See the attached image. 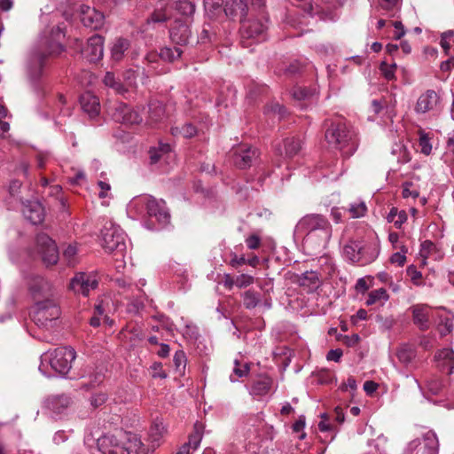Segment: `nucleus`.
I'll list each match as a JSON object with an SVG mask.
<instances>
[{"mask_svg":"<svg viewBox=\"0 0 454 454\" xmlns=\"http://www.w3.org/2000/svg\"><path fill=\"white\" fill-rule=\"evenodd\" d=\"M296 231L304 235L306 244L325 247L331 239L333 228L325 215L308 214L298 222Z\"/></svg>","mask_w":454,"mask_h":454,"instance_id":"nucleus-1","label":"nucleus"},{"mask_svg":"<svg viewBox=\"0 0 454 454\" xmlns=\"http://www.w3.org/2000/svg\"><path fill=\"white\" fill-rule=\"evenodd\" d=\"M326 127L325 137L330 146L340 151L345 156L352 155L357 149L356 135L348 129L340 120L325 121Z\"/></svg>","mask_w":454,"mask_h":454,"instance_id":"nucleus-2","label":"nucleus"},{"mask_svg":"<svg viewBox=\"0 0 454 454\" xmlns=\"http://www.w3.org/2000/svg\"><path fill=\"white\" fill-rule=\"evenodd\" d=\"M60 317V309L57 299H48L35 303L32 319L40 327H51Z\"/></svg>","mask_w":454,"mask_h":454,"instance_id":"nucleus-3","label":"nucleus"},{"mask_svg":"<svg viewBox=\"0 0 454 454\" xmlns=\"http://www.w3.org/2000/svg\"><path fill=\"white\" fill-rule=\"evenodd\" d=\"M75 356L74 349L67 347L58 348L43 356L42 364L47 363L57 373L66 375L70 371L72 362L75 359Z\"/></svg>","mask_w":454,"mask_h":454,"instance_id":"nucleus-4","label":"nucleus"},{"mask_svg":"<svg viewBox=\"0 0 454 454\" xmlns=\"http://www.w3.org/2000/svg\"><path fill=\"white\" fill-rule=\"evenodd\" d=\"M102 247L107 253L115 252L117 255L123 256L126 243L122 230L113 223L109 227L105 226L102 230Z\"/></svg>","mask_w":454,"mask_h":454,"instance_id":"nucleus-5","label":"nucleus"},{"mask_svg":"<svg viewBox=\"0 0 454 454\" xmlns=\"http://www.w3.org/2000/svg\"><path fill=\"white\" fill-rule=\"evenodd\" d=\"M140 107H132L123 102H117L111 108L112 118L119 123L132 126L142 123L143 116Z\"/></svg>","mask_w":454,"mask_h":454,"instance_id":"nucleus-6","label":"nucleus"},{"mask_svg":"<svg viewBox=\"0 0 454 454\" xmlns=\"http://www.w3.org/2000/svg\"><path fill=\"white\" fill-rule=\"evenodd\" d=\"M265 0H231L227 2L224 12L231 19L243 22L248 11L255 12L264 6Z\"/></svg>","mask_w":454,"mask_h":454,"instance_id":"nucleus-7","label":"nucleus"},{"mask_svg":"<svg viewBox=\"0 0 454 454\" xmlns=\"http://www.w3.org/2000/svg\"><path fill=\"white\" fill-rule=\"evenodd\" d=\"M98 454H130L125 441L114 434H105L97 441Z\"/></svg>","mask_w":454,"mask_h":454,"instance_id":"nucleus-8","label":"nucleus"},{"mask_svg":"<svg viewBox=\"0 0 454 454\" xmlns=\"http://www.w3.org/2000/svg\"><path fill=\"white\" fill-rule=\"evenodd\" d=\"M38 253L46 266L55 265L59 258L57 245L47 234L41 233L36 237Z\"/></svg>","mask_w":454,"mask_h":454,"instance_id":"nucleus-9","label":"nucleus"},{"mask_svg":"<svg viewBox=\"0 0 454 454\" xmlns=\"http://www.w3.org/2000/svg\"><path fill=\"white\" fill-rule=\"evenodd\" d=\"M29 291L35 302L43 300L57 299L51 284L40 276L33 277L30 279Z\"/></svg>","mask_w":454,"mask_h":454,"instance_id":"nucleus-10","label":"nucleus"},{"mask_svg":"<svg viewBox=\"0 0 454 454\" xmlns=\"http://www.w3.org/2000/svg\"><path fill=\"white\" fill-rule=\"evenodd\" d=\"M258 156L256 148L246 145H239L232 151L233 164L240 169L251 167Z\"/></svg>","mask_w":454,"mask_h":454,"instance_id":"nucleus-11","label":"nucleus"},{"mask_svg":"<svg viewBox=\"0 0 454 454\" xmlns=\"http://www.w3.org/2000/svg\"><path fill=\"white\" fill-rule=\"evenodd\" d=\"M267 20L263 22L262 20H251L242 22L240 28L242 40L256 39L258 41L264 40L267 30ZM244 43V41H242Z\"/></svg>","mask_w":454,"mask_h":454,"instance_id":"nucleus-12","label":"nucleus"},{"mask_svg":"<svg viewBox=\"0 0 454 454\" xmlns=\"http://www.w3.org/2000/svg\"><path fill=\"white\" fill-rule=\"evenodd\" d=\"M82 58L89 62H97L104 56V38L94 35L87 41L86 46L81 51Z\"/></svg>","mask_w":454,"mask_h":454,"instance_id":"nucleus-13","label":"nucleus"},{"mask_svg":"<svg viewBox=\"0 0 454 454\" xmlns=\"http://www.w3.org/2000/svg\"><path fill=\"white\" fill-rule=\"evenodd\" d=\"M82 23L90 29L97 30L103 27L105 16L102 12L89 5L82 4L79 8Z\"/></svg>","mask_w":454,"mask_h":454,"instance_id":"nucleus-14","label":"nucleus"},{"mask_svg":"<svg viewBox=\"0 0 454 454\" xmlns=\"http://www.w3.org/2000/svg\"><path fill=\"white\" fill-rule=\"evenodd\" d=\"M98 284L95 276L80 272L71 279L70 288L76 294L88 296L90 290L97 288Z\"/></svg>","mask_w":454,"mask_h":454,"instance_id":"nucleus-15","label":"nucleus"},{"mask_svg":"<svg viewBox=\"0 0 454 454\" xmlns=\"http://www.w3.org/2000/svg\"><path fill=\"white\" fill-rule=\"evenodd\" d=\"M412 315V321L421 331H427L431 326V317L433 311L426 304H415L410 308Z\"/></svg>","mask_w":454,"mask_h":454,"instance_id":"nucleus-16","label":"nucleus"},{"mask_svg":"<svg viewBox=\"0 0 454 454\" xmlns=\"http://www.w3.org/2000/svg\"><path fill=\"white\" fill-rule=\"evenodd\" d=\"M368 247H364L360 242L349 241L343 247V253L347 259L353 262L367 263L374 260L375 255L372 254L369 258H365V251Z\"/></svg>","mask_w":454,"mask_h":454,"instance_id":"nucleus-17","label":"nucleus"},{"mask_svg":"<svg viewBox=\"0 0 454 454\" xmlns=\"http://www.w3.org/2000/svg\"><path fill=\"white\" fill-rule=\"evenodd\" d=\"M145 208L150 217H154L160 223H167L169 220V214L163 200H157L153 197L145 199Z\"/></svg>","mask_w":454,"mask_h":454,"instance_id":"nucleus-18","label":"nucleus"},{"mask_svg":"<svg viewBox=\"0 0 454 454\" xmlns=\"http://www.w3.org/2000/svg\"><path fill=\"white\" fill-rule=\"evenodd\" d=\"M413 441L419 442L416 454H438L439 442L434 432L429 430Z\"/></svg>","mask_w":454,"mask_h":454,"instance_id":"nucleus-19","label":"nucleus"},{"mask_svg":"<svg viewBox=\"0 0 454 454\" xmlns=\"http://www.w3.org/2000/svg\"><path fill=\"white\" fill-rule=\"evenodd\" d=\"M439 103V95L433 90H427L418 98L415 106V111L419 114H426L434 110Z\"/></svg>","mask_w":454,"mask_h":454,"instance_id":"nucleus-20","label":"nucleus"},{"mask_svg":"<svg viewBox=\"0 0 454 454\" xmlns=\"http://www.w3.org/2000/svg\"><path fill=\"white\" fill-rule=\"evenodd\" d=\"M22 213L32 224L42 223L44 220V208L36 200L27 201L23 207Z\"/></svg>","mask_w":454,"mask_h":454,"instance_id":"nucleus-21","label":"nucleus"},{"mask_svg":"<svg viewBox=\"0 0 454 454\" xmlns=\"http://www.w3.org/2000/svg\"><path fill=\"white\" fill-rule=\"evenodd\" d=\"M72 403V398L63 394L49 396L44 401V405L49 411L56 414H61L70 407Z\"/></svg>","mask_w":454,"mask_h":454,"instance_id":"nucleus-22","label":"nucleus"},{"mask_svg":"<svg viewBox=\"0 0 454 454\" xmlns=\"http://www.w3.org/2000/svg\"><path fill=\"white\" fill-rule=\"evenodd\" d=\"M80 104L82 111L90 118L98 115L100 111L99 99L90 92H85L80 97Z\"/></svg>","mask_w":454,"mask_h":454,"instance_id":"nucleus-23","label":"nucleus"},{"mask_svg":"<svg viewBox=\"0 0 454 454\" xmlns=\"http://www.w3.org/2000/svg\"><path fill=\"white\" fill-rule=\"evenodd\" d=\"M437 366L448 374L454 372V351L450 348H442L435 354Z\"/></svg>","mask_w":454,"mask_h":454,"instance_id":"nucleus-24","label":"nucleus"},{"mask_svg":"<svg viewBox=\"0 0 454 454\" xmlns=\"http://www.w3.org/2000/svg\"><path fill=\"white\" fill-rule=\"evenodd\" d=\"M44 56L41 53H35L31 56L27 64V74L31 81H36L43 74Z\"/></svg>","mask_w":454,"mask_h":454,"instance_id":"nucleus-25","label":"nucleus"},{"mask_svg":"<svg viewBox=\"0 0 454 454\" xmlns=\"http://www.w3.org/2000/svg\"><path fill=\"white\" fill-rule=\"evenodd\" d=\"M191 36V29L186 24H176L170 29V38L173 43L178 45L188 43Z\"/></svg>","mask_w":454,"mask_h":454,"instance_id":"nucleus-26","label":"nucleus"},{"mask_svg":"<svg viewBox=\"0 0 454 454\" xmlns=\"http://www.w3.org/2000/svg\"><path fill=\"white\" fill-rule=\"evenodd\" d=\"M65 29L60 26L54 27L51 32V41L49 43V53L50 54H59L64 47L62 45V40L65 38Z\"/></svg>","mask_w":454,"mask_h":454,"instance_id":"nucleus-27","label":"nucleus"},{"mask_svg":"<svg viewBox=\"0 0 454 454\" xmlns=\"http://www.w3.org/2000/svg\"><path fill=\"white\" fill-rule=\"evenodd\" d=\"M283 149L278 147V153L282 155L283 153L286 158H292L296 155L301 149V141L297 137H287L283 141Z\"/></svg>","mask_w":454,"mask_h":454,"instance_id":"nucleus-28","label":"nucleus"},{"mask_svg":"<svg viewBox=\"0 0 454 454\" xmlns=\"http://www.w3.org/2000/svg\"><path fill=\"white\" fill-rule=\"evenodd\" d=\"M165 117L164 106L158 101H153L149 104V115L146 124L154 126L160 123Z\"/></svg>","mask_w":454,"mask_h":454,"instance_id":"nucleus-29","label":"nucleus"},{"mask_svg":"<svg viewBox=\"0 0 454 454\" xmlns=\"http://www.w3.org/2000/svg\"><path fill=\"white\" fill-rule=\"evenodd\" d=\"M298 284L301 286L309 288V291L316 290L320 286L318 273L313 270L305 271L299 277Z\"/></svg>","mask_w":454,"mask_h":454,"instance_id":"nucleus-30","label":"nucleus"},{"mask_svg":"<svg viewBox=\"0 0 454 454\" xmlns=\"http://www.w3.org/2000/svg\"><path fill=\"white\" fill-rule=\"evenodd\" d=\"M129 48V40L124 38L116 39L111 48V59L115 62L121 61L123 59L125 52L128 51Z\"/></svg>","mask_w":454,"mask_h":454,"instance_id":"nucleus-31","label":"nucleus"},{"mask_svg":"<svg viewBox=\"0 0 454 454\" xmlns=\"http://www.w3.org/2000/svg\"><path fill=\"white\" fill-rule=\"evenodd\" d=\"M165 432L166 429L162 422L156 421L151 426L148 439L153 449L160 445V440L162 439Z\"/></svg>","mask_w":454,"mask_h":454,"instance_id":"nucleus-32","label":"nucleus"},{"mask_svg":"<svg viewBox=\"0 0 454 454\" xmlns=\"http://www.w3.org/2000/svg\"><path fill=\"white\" fill-rule=\"evenodd\" d=\"M272 381L270 378H262L255 381L250 389V394L256 396L267 395L271 388Z\"/></svg>","mask_w":454,"mask_h":454,"instance_id":"nucleus-33","label":"nucleus"},{"mask_svg":"<svg viewBox=\"0 0 454 454\" xmlns=\"http://www.w3.org/2000/svg\"><path fill=\"white\" fill-rule=\"evenodd\" d=\"M103 83L105 86L113 89L117 94L123 95L128 90L125 86L116 79L112 72H106L104 78Z\"/></svg>","mask_w":454,"mask_h":454,"instance_id":"nucleus-34","label":"nucleus"},{"mask_svg":"<svg viewBox=\"0 0 454 454\" xmlns=\"http://www.w3.org/2000/svg\"><path fill=\"white\" fill-rule=\"evenodd\" d=\"M242 298L244 306L248 309H254L261 301L260 293L251 289L244 292Z\"/></svg>","mask_w":454,"mask_h":454,"instance_id":"nucleus-35","label":"nucleus"},{"mask_svg":"<svg viewBox=\"0 0 454 454\" xmlns=\"http://www.w3.org/2000/svg\"><path fill=\"white\" fill-rule=\"evenodd\" d=\"M389 299V295L385 288H379L369 293L366 300V305L371 306L377 302H385Z\"/></svg>","mask_w":454,"mask_h":454,"instance_id":"nucleus-36","label":"nucleus"},{"mask_svg":"<svg viewBox=\"0 0 454 454\" xmlns=\"http://www.w3.org/2000/svg\"><path fill=\"white\" fill-rule=\"evenodd\" d=\"M171 148L168 144H160L158 147L150 149V162L151 164L157 163L165 154L170 153Z\"/></svg>","mask_w":454,"mask_h":454,"instance_id":"nucleus-37","label":"nucleus"},{"mask_svg":"<svg viewBox=\"0 0 454 454\" xmlns=\"http://www.w3.org/2000/svg\"><path fill=\"white\" fill-rule=\"evenodd\" d=\"M173 136H182L185 138L192 137L197 133V129L192 123H185L182 127H174L171 129Z\"/></svg>","mask_w":454,"mask_h":454,"instance_id":"nucleus-38","label":"nucleus"},{"mask_svg":"<svg viewBox=\"0 0 454 454\" xmlns=\"http://www.w3.org/2000/svg\"><path fill=\"white\" fill-rule=\"evenodd\" d=\"M203 429L204 427L200 423H195L193 427V432L189 436V441L186 444H189V448L192 446L194 450H196L200 442H201L203 436Z\"/></svg>","mask_w":454,"mask_h":454,"instance_id":"nucleus-39","label":"nucleus"},{"mask_svg":"<svg viewBox=\"0 0 454 454\" xmlns=\"http://www.w3.org/2000/svg\"><path fill=\"white\" fill-rule=\"evenodd\" d=\"M175 9L181 15L191 17L195 12V4L188 0H178L176 2Z\"/></svg>","mask_w":454,"mask_h":454,"instance_id":"nucleus-40","label":"nucleus"},{"mask_svg":"<svg viewBox=\"0 0 454 454\" xmlns=\"http://www.w3.org/2000/svg\"><path fill=\"white\" fill-rule=\"evenodd\" d=\"M426 387L428 394H431L432 395H436L441 393L443 385L441 379L435 376H432L427 380Z\"/></svg>","mask_w":454,"mask_h":454,"instance_id":"nucleus-41","label":"nucleus"},{"mask_svg":"<svg viewBox=\"0 0 454 454\" xmlns=\"http://www.w3.org/2000/svg\"><path fill=\"white\" fill-rule=\"evenodd\" d=\"M182 52L183 51L177 47L173 49L165 47L160 50L159 57L163 60L173 62L181 57Z\"/></svg>","mask_w":454,"mask_h":454,"instance_id":"nucleus-42","label":"nucleus"},{"mask_svg":"<svg viewBox=\"0 0 454 454\" xmlns=\"http://www.w3.org/2000/svg\"><path fill=\"white\" fill-rule=\"evenodd\" d=\"M107 399H108V396H107L106 393H104V392L93 393L89 398L90 406L93 410H96L98 408H100L102 405H104L106 403V402L107 401Z\"/></svg>","mask_w":454,"mask_h":454,"instance_id":"nucleus-43","label":"nucleus"},{"mask_svg":"<svg viewBox=\"0 0 454 454\" xmlns=\"http://www.w3.org/2000/svg\"><path fill=\"white\" fill-rule=\"evenodd\" d=\"M63 258L68 265H74L77 262V247L74 245H68L63 252Z\"/></svg>","mask_w":454,"mask_h":454,"instance_id":"nucleus-44","label":"nucleus"},{"mask_svg":"<svg viewBox=\"0 0 454 454\" xmlns=\"http://www.w3.org/2000/svg\"><path fill=\"white\" fill-rule=\"evenodd\" d=\"M367 210L366 205L363 201L350 204L348 211L353 218H358L364 215Z\"/></svg>","mask_w":454,"mask_h":454,"instance_id":"nucleus-45","label":"nucleus"},{"mask_svg":"<svg viewBox=\"0 0 454 454\" xmlns=\"http://www.w3.org/2000/svg\"><path fill=\"white\" fill-rule=\"evenodd\" d=\"M186 361V356L183 350H177L175 353L173 362L177 372H182L184 371Z\"/></svg>","mask_w":454,"mask_h":454,"instance_id":"nucleus-46","label":"nucleus"},{"mask_svg":"<svg viewBox=\"0 0 454 454\" xmlns=\"http://www.w3.org/2000/svg\"><path fill=\"white\" fill-rule=\"evenodd\" d=\"M408 252V249L405 246L401 247V251L394 253L390 257L391 263L397 264L398 266L404 265L406 262V254Z\"/></svg>","mask_w":454,"mask_h":454,"instance_id":"nucleus-47","label":"nucleus"},{"mask_svg":"<svg viewBox=\"0 0 454 454\" xmlns=\"http://www.w3.org/2000/svg\"><path fill=\"white\" fill-rule=\"evenodd\" d=\"M420 151L425 155H429L432 151V145L429 141V137L426 133H421L419 140Z\"/></svg>","mask_w":454,"mask_h":454,"instance_id":"nucleus-48","label":"nucleus"},{"mask_svg":"<svg viewBox=\"0 0 454 454\" xmlns=\"http://www.w3.org/2000/svg\"><path fill=\"white\" fill-rule=\"evenodd\" d=\"M407 275L411 278L412 283L416 286L421 285L422 274L414 265H410L406 269Z\"/></svg>","mask_w":454,"mask_h":454,"instance_id":"nucleus-49","label":"nucleus"},{"mask_svg":"<svg viewBox=\"0 0 454 454\" xmlns=\"http://www.w3.org/2000/svg\"><path fill=\"white\" fill-rule=\"evenodd\" d=\"M396 64L388 65L386 62L380 64V71L387 80H393L395 78V71Z\"/></svg>","mask_w":454,"mask_h":454,"instance_id":"nucleus-50","label":"nucleus"},{"mask_svg":"<svg viewBox=\"0 0 454 454\" xmlns=\"http://www.w3.org/2000/svg\"><path fill=\"white\" fill-rule=\"evenodd\" d=\"M234 364L233 373L236 375V378L231 376V381H235L237 379L246 376L249 372V366L247 364L242 365V368H240V364L238 360H235Z\"/></svg>","mask_w":454,"mask_h":454,"instance_id":"nucleus-51","label":"nucleus"},{"mask_svg":"<svg viewBox=\"0 0 454 454\" xmlns=\"http://www.w3.org/2000/svg\"><path fill=\"white\" fill-rule=\"evenodd\" d=\"M254 283V277L247 274H241L235 279V286L239 288H244Z\"/></svg>","mask_w":454,"mask_h":454,"instance_id":"nucleus-52","label":"nucleus"},{"mask_svg":"<svg viewBox=\"0 0 454 454\" xmlns=\"http://www.w3.org/2000/svg\"><path fill=\"white\" fill-rule=\"evenodd\" d=\"M246 244L249 249H257L261 246V238L257 234H251L246 239Z\"/></svg>","mask_w":454,"mask_h":454,"instance_id":"nucleus-53","label":"nucleus"},{"mask_svg":"<svg viewBox=\"0 0 454 454\" xmlns=\"http://www.w3.org/2000/svg\"><path fill=\"white\" fill-rule=\"evenodd\" d=\"M452 329L453 324L449 318H445V320L438 325V331L442 336H445L446 334L451 333Z\"/></svg>","mask_w":454,"mask_h":454,"instance_id":"nucleus-54","label":"nucleus"},{"mask_svg":"<svg viewBox=\"0 0 454 454\" xmlns=\"http://www.w3.org/2000/svg\"><path fill=\"white\" fill-rule=\"evenodd\" d=\"M399 360L404 364H409L413 358V353L406 349H401L397 353Z\"/></svg>","mask_w":454,"mask_h":454,"instance_id":"nucleus-55","label":"nucleus"},{"mask_svg":"<svg viewBox=\"0 0 454 454\" xmlns=\"http://www.w3.org/2000/svg\"><path fill=\"white\" fill-rule=\"evenodd\" d=\"M399 3L400 0H379L380 7L387 11L396 8Z\"/></svg>","mask_w":454,"mask_h":454,"instance_id":"nucleus-56","label":"nucleus"},{"mask_svg":"<svg viewBox=\"0 0 454 454\" xmlns=\"http://www.w3.org/2000/svg\"><path fill=\"white\" fill-rule=\"evenodd\" d=\"M387 439L384 435H380L375 440V448L380 452V454H383L386 451L385 446L387 445Z\"/></svg>","mask_w":454,"mask_h":454,"instance_id":"nucleus-57","label":"nucleus"},{"mask_svg":"<svg viewBox=\"0 0 454 454\" xmlns=\"http://www.w3.org/2000/svg\"><path fill=\"white\" fill-rule=\"evenodd\" d=\"M434 248V244L431 240H425L421 244L420 253L423 256L427 257Z\"/></svg>","mask_w":454,"mask_h":454,"instance_id":"nucleus-58","label":"nucleus"},{"mask_svg":"<svg viewBox=\"0 0 454 454\" xmlns=\"http://www.w3.org/2000/svg\"><path fill=\"white\" fill-rule=\"evenodd\" d=\"M309 95V91L306 88H295L293 90V97L298 100L305 99Z\"/></svg>","mask_w":454,"mask_h":454,"instance_id":"nucleus-59","label":"nucleus"},{"mask_svg":"<svg viewBox=\"0 0 454 454\" xmlns=\"http://www.w3.org/2000/svg\"><path fill=\"white\" fill-rule=\"evenodd\" d=\"M168 16L162 11L154 12L150 18V21L153 23H160L168 20Z\"/></svg>","mask_w":454,"mask_h":454,"instance_id":"nucleus-60","label":"nucleus"},{"mask_svg":"<svg viewBox=\"0 0 454 454\" xmlns=\"http://www.w3.org/2000/svg\"><path fill=\"white\" fill-rule=\"evenodd\" d=\"M98 187L100 188V192L98 193V197L100 199H104L108 197V193L111 190V186L109 184L104 182V181H98Z\"/></svg>","mask_w":454,"mask_h":454,"instance_id":"nucleus-61","label":"nucleus"},{"mask_svg":"<svg viewBox=\"0 0 454 454\" xmlns=\"http://www.w3.org/2000/svg\"><path fill=\"white\" fill-rule=\"evenodd\" d=\"M411 185L412 184L411 183H406L404 184V187L403 189V198H409V197L417 198V197H419V193L417 190L410 189V187Z\"/></svg>","mask_w":454,"mask_h":454,"instance_id":"nucleus-62","label":"nucleus"},{"mask_svg":"<svg viewBox=\"0 0 454 454\" xmlns=\"http://www.w3.org/2000/svg\"><path fill=\"white\" fill-rule=\"evenodd\" d=\"M103 381V376L100 373H97L94 375V379L91 380L89 383H84L82 385V388L90 389V387H94L99 385Z\"/></svg>","mask_w":454,"mask_h":454,"instance_id":"nucleus-63","label":"nucleus"},{"mask_svg":"<svg viewBox=\"0 0 454 454\" xmlns=\"http://www.w3.org/2000/svg\"><path fill=\"white\" fill-rule=\"evenodd\" d=\"M342 356V350L340 349V348H337V349H331L327 355H326V358L327 360L329 361H335V362H339L340 357Z\"/></svg>","mask_w":454,"mask_h":454,"instance_id":"nucleus-64","label":"nucleus"}]
</instances>
